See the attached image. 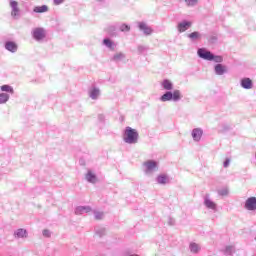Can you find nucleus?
<instances>
[{
    "mask_svg": "<svg viewBox=\"0 0 256 256\" xmlns=\"http://www.w3.org/2000/svg\"><path fill=\"white\" fill-rule=\"evenodd\" d=\"M201 37V33L197 31L188 34V38L191 39V41H197L198 39H201Z\"/></svg>",
    "mask_w": 256,
    "mask_h": 256,
    "instance_id": "obj_28",
    "label": "nucleus"
},
{
    "mask_svg": "<svg viewBox=\"0 0 256 256\" xmlns=\"http://www.w3.org/2000/svg\"><path fill=\"white\" fill-rule=\"evenodd\" d=\"M34 13H47L49 11L48 5H42V6H35L33 8Z\"/></svg>",
    "mask_w": 256,
    "mask_h": 256,
    "instance_id": "obj_24",
    "label": "nucleus"
},
{
    "mask_svg": "<svg viewBox=\"0 0 256 256\" xmlns=\"http://www.w3.org/2000/svg\"><path fill=\"white\" fill-rule=\"evenodd\" d=\"M189 250L193 255H197L201 251V245L195 242H190Z\"/></svg>",
    "mask_w": 256,
    "mask_h": 256,
    "instance_id": "obj_20",
    "label": "nucleus"
},
{
    "mask_svg": "<svg viewBox=\"0 0 256 256\" xmlns=\"http://www.w3.org/2000/svg\"><path fill=\"white\" fill-rule=\"evenodd\" d=\"M119 29H120V31H122V33H127L129 31H131V27L127 24H121Z\"/></svg>",
    "mask_w": 256,
    "mask_h": 256,
    "instance_id": "obj_31",
    "label": "nucleus"
},
{
    "mask_svg": "<svg viewBox=\"0 0 256 256\" xmlns=\"http://www.w3.org/2000/svg\"><path fill=\"white\" fill-rule=\"evenodd\" d=\"M169 225H175V220L173 218H169Z\"/></svg>",
    "mask_w": 256,
    "mask_h": 256,
    "instance_id": "obj_40",
    "label": "nucleus"
},
{
    "mask_svg": "<svg viewBox=\"0 0 256 256\" xmlns=\"http://www.w3.org/2000/svg\"><path fill=\"white\" fill-rule=\"evenodd\" d=\"M9 99H11V95L5 92L0 93V105H5Z\"/></svg>",
    "mask_w": 256,
    "mask_h": 256,
    "instance_id": "obj_25",
    "label": "nucleus"
},
{
    "mask_svg": "<svg viewBox=\"0 0 256 256\" xmlns=\"http://www.w3.org/2000/svg\"><path fill=\"white\" fill-rule=\"evenodd\" d=\"M191 27V22L184 20L182 22H179L177 25V29L179 33H185L189 28Z\"/></svg>",
    "mask_w": 256,
    "mask_h": 256,
    "instance_id": "obj_14",
    "label": "nucleus"
},
{
    "mask_svg": "<svg viewBox=\"0 0 256 256\" xmlns=\"http://www.w3.org/2000/svg\"><path fill=\"white\" fill-rule=\"evenodd\" d=\"M145 175H152L157 170L158 164L155 160H147L143 163Z\"/></svg>",
    "mask_w": 256,
    "mask_h": 256,
    "instance_id": "obj_5",
    "label": "nucleus"
},
{
    "mask_svg": "<svg viewBox=\"0 0 256 256\" xmlns=\"http://www.w3.org/2000/svg\"><path fill=\"white\" fill-rule=\"evenodd\" d=\"M197 55L200 59L204 61H214V63H223V56L215 55L206 48H199L197 50Z\"/></svg>",
    "mask_w": 256,
    "mask_h": 256,
    "instance_id": "obj_1",
    "label": "nucleus"
},
{
    "mask_svg": "<svg viewBox=\"0 0 256 256\" xmlns=\"http://www.w3.org/2000/svg\"><path fill=\"white\" fill-rule=\"evenodd\" d=\"M31 35L35 41H43L47 37V30L43 27H36L32 29Z\"/></svg>",
    "mask_w": 256,
    "mask_h": 256,
    "instance_id": "obj_4",
    "label": "nucleus"
},
{
    "mask_svg": "<svg viewBox=\"0 0 256 256\" xmlns=\"http://www.w3.org/2000/svg\"><path fill=\"white\" fill-rule=\"evenodd\" d=\"M214 73L215 75H225V73H227V66L221 64V62H219L218 64H216L214 66Z\"/></svg>",
    "mask_w": 256,
    "mask_h": 256,
    "instance_id": "obj_13",
    "label": "nucleus"
},
{
    "mask_svg": "<svg viewBox=\"0 0 256 256\" xmlns=\"http://www.w3.org/2000/svg\"><path fill=\"white\" fill-rule=\"evenodd\" d=\"M96 3H99V5H103L105 3V0H95Z\"/></svg>",
    "mask_w": 256,
    "mask_h": 256,
    "instance_id": "obj_41",
    "label": "nucleus"
},
{
    "mask_svg": "<svg viewBox=\"0 0 256 256\" xmlns=\"http://www.w3.org/2000/svg\"><path fill=\"white\" fill-rule=\"evenodd\" d=\"M123 141L128 145H135L139 141V132L127 126L123 133Z\"/></svg>",
    "mask_w": 256,
    "mask_h": 256,
    "instance_id": "obj_2",
    "label": "nucleus"
},
{
    "mask_svg": "<svg viewBox=\"0 0 256 256\" xmlns=\"http://www.w3.org/2000/svg\"><path fill=\"white\" fill-rule=\"evenodd\" d=\"M88 95L90 99H93V101H97V99H99V96L101 95V90L93 86L89 89Z\"/></svg>",
    "mask_w": 256,
    "mask_h": 256,
    "instance_id": "obj_10",
    "label": "nucleus"
},
{
    "mask_svg": "<svg viewBox=\"0 0 256 256\" xmlns=\"http://www.w3.org/2000/svg\"><path fill=\"white\" fill-rule=\"evenodd\" d=\"M103 45L110 49V51H115V43L111 39L105 38L103 40Z\"/></svg>",
    "mask_w": 256,
    "mask_h": 256,
    "instance_id": "obj_22",
    "label": "nucleus"
},
{
    "mask_svg": "<svg viewBox=\"0 0 256 256\" xmlns=\"http://www.w3.org/2000/svg\"><path fill=\"white\" fill-rule=\"evenodd\" d=\"M146 51H149V47L143 46V45L138 46V52L139 53H145Z\"/></svg>",
    "mask_w": 256,
    "mask_h": 256,
    "instance_id": "obj_34",
    "label": "nucleus"
},
{
    "mask_svg": "<svg viewBox=\"0 0 256 256\" xmlns=\"http://www.w3.org/2000/svg\"><path fill=\"white\" fill-rule=\"evenodd\" d=\"M183 96H181V91L180 90H174L172 91H166L161 97L160 101L162 103H167V101H173L174 103H177L181 101Z\"/></svg>",
    "mask_w": 256,
    "mask_h": 256,
    "instance_id": "obj_3",
    "label": "nucleus"
},
{
    "mask_svg": "<svg viewBox=\"0 0 256 256\" xmlns=\"http://www.w3.org/2000/svg\"><path fill=\"white\" fill-rule=\"evenodd\" d=\"M98 120L100 121V123H103L105 121V116L102 114L98 115Z\"/></svg>",
    "mask_w": 256,
    "mask_h": 256,
    "instance_id": "obj_38",
    "label": "nucleus"
},
{
    "mask_svg": "<svg viewBox=\"0 0 256 256\" xmlns=\"http://www.w3.org/2000/svg\"><path fill=\"white\" fill-rule=\"evenodd\" d=\"M4 47L6 51H9L10 53H17V50L19 49L17 43L13 41H6Z\"/></svg>",
    "mask_w": 256,
    "mask_h": 256,
    "instance_id": "obj_12",
    "label": "nucleus"
},
{
    "mask_svg": "<svg viewBox=\"0 0 256 256\" xmlns=\"http://www.w3.org/2000/svg\"><path fill=\"white\" fill-rule=\"evenodd\" d=\"M192 139L195 143H199L203 137V130L201 128H194L191 132Z\"/></svg>",
    "mask_w": 256,
    "mask_h": 256,
    "instance_id": "obj_11",
    "label": "nucleus"
},
{
    "mask_svg": "<svg viewBox=\"0 0 256 256\" xmlns=\"http://www.w3.org/2000/svg\"><path fill=\"white\" fill-rule=\"evenodd\" d=\"M185 3L188 7H195L199 3V0H185Z\"/></svg>",
    "mask_w": 256,
    "mask_h": 256,
    "instance_id": "obj_32",
    "label": "nucleus"
},
{
    "mask_svg": "<svg viewBox=\"0 0 256 256\" xmlns=\"http://www.w3.org/2000/svg\"><path fill=\"white\" fill-rule=\"evenodd\" d=\"M65 3V0H53L54 5H63Z\"/></svg>",
    "mask_w": 256,
    "mask_h": 256,
    "instance_id": "obj_35",
    "label": "nucleus"
},
{
    "mask_svg": "<svg viewBox=\"0 0 256 256\" xmlns=\"http://www.w3.org/2000/svg\"><path fill=\"white\" fill-rule=\"evenodd\" d=\"M247 211H256V197H250L245 201L244 205Z\"/></svg>",
    "mask_w": 256,
    "mask_h": 256,
    "instance_id": "obj_9",
    "label": "nucleus"
},
{
    "mask_svg": "<svg viewBox=\"0 0 256 256\" xmlns=\"http://www.w3.org/2000/svg\"><path fill=\"white\" fill-rule=\"evenodd\" d=\"M95 235H97L98 237H103L105 235V228L104 227H96Z\"/></svg>",
    "mask_w": 256,
    "mask_h": 256,
    "instance_id": "obj_30",
    "label": "nucleus"
},
{
    "mask_svg": "<svg viewBox=\"0 0 256 256\" xmlns=\"http://www.w3.org/2000/svg\"><path fill=\"white\" fill-rule=\"evenodd\" d=\"M204 206L206 209H210V211L217 212V203H215L213 200H211L210 194L204 195Z\"/></svg>",
    "mask_w": 256,
    "mask_h": 256,
    "instance_id": "obj_6",
    "label": "nucleus"
},
{
    "mask_svg": "<svg viewBox=\"0 0 256 256\" xmlns=\"http://www.w3.org/2000/svg\"><path fill=\"white\" fill-rule=\"evenodd\" d=\"M170 182L169 179V175L167 174H159L156 177V183H158V185H167Z\"/></svg>",
    "mask_w": 256,
    "mask_h": 256,
    "instance_id": "obj_15",
    "label": "nucleus"
},
{
    "mask_svg": "<svg viewBox=\"0 0 256 256\" xmlns=\"http://www.w3.org/2000/svg\"><path fill=\"white\" fill-rule=\"evenodd\" d=\"M138 28L144 33V35H151L153 29L149 27L145 22L138 23Z\"/></svg>",
    "mask_w": 256,
    "mask_h": 256,
    "instance_id": "obj_16",
    "label": "nucleus"
},
{
    "mask_svg": "<svg viewBox=\"0 0 256 256\" xmlns=\"http://www.w3.org/2000/svg\"><path fill=\"white\" fill-rule=\"evenodd\" d=\"M113 31H115V26H109L108 33H110V35H113Z\"/></svg>",
    "mask_w": 256,
    "mask_h": 256,
    "instance_id": "obj_37",
    "label": "nucleus"
},
{
    "mask_svg": "<svg viewBox=\"0 0 256 256\" xmlns=\"http://www.w3.org/2000/svg\"><path fill=\"white\" fill-rule=\"evenodd\" d=\"M0 90L2 91V93H7L8 95H15V89L9 84H4L0 86Z\"/></svg>",
    "mask_w": 256,
    "mask_h": 256,
    "instance_id": "obj_19",
    "label": "nucleus"
},
{
    "mask_svg": "<svg viewBox=\"0 0 256 256\" xmlns=\"http://www.w3.org/2000/svg\"><path fill=\"white\" fill-rule=\"evenodd\" d=\"M86 180L88 181V183H97V176L95 174H93V172H91V170H89L86 174Z\"/></svg>",
    "mask_w": 256,
    "mask_h": 256,
    "instance_id": "obj_23",
    "label": "nucleus"
},
{
    "mask_svg": "<svg viewBox=\"0 0 256 256\" xmlns=\"http://www.w3.org/2000/svg\"><path fill=\"white\" fill-rule=\"evenodd\" d=\"M84 213H91L90 206H78L75 208V215H84Z\"/></svg>",
    "mask_w": 256,
    "mask_h": 256,
    "instance_id": "obj_18",
    "label": "nucleus"
},
{
    "mask_svg": "<svg viewBox=\"0 0 256 256\" xmlns=\"http://www.w3.org/2000/svg\"><path fill=\"white\" fill-rule=\"evenodd\" d=\"M104 215H105V214H104L103 212H99V211H95V212H94V217H95V219H97V220L103 219Z\"/></svg>",
    "mask_w": 256,
    "mask_h": 256,
    "instance_id": "obj_33",
    "label": "nucleus"
},
{
    "mask_svg": "<svg viewBox=\"0 0 256 256\" xmlns=\"http://www.w3.org/2000/svg\"><path fill=\"white\" fill-rule=\"evenodd\" d=\"M10 7L12 9L11 15L14 19H17L21 15V10L19 9V2L15 0H10Z\"/></svg>",
    "mask_w": 256,
    "mask_h": 256,
    "instance_id": "obj_7",
    "label": "nucleus"
},
{
    "mask_svg": "<svg viewBox=\"0 0 256 256\" xmlns=\"http://www.w3.org/2000/svg\"><path fill=\"white\" fill-rule=\"evenodd\" d=\"M218 195H220L221 197H227V195H229V188L224 187L221 188L217 191Z\"/></svg>",
    "mask_w": 256,
    "mask_h": 256,
    "instance_id": "obj_29",
    "label": "nucleus"
},
{
    "mask_svg": "<svg viewBox=\"0 0 256 256\" xmlns=\"http://www.w3.org/2000/svg\"><path fill=\"white\" fill-rule=\"evenodd\" d=\"M42 234L44 237H51V231L49 230H43Z\"/></svg>",
    "mask_w": 256,
    "mask_h": 256,
    "instance_id": "obj_36",
    "label": "nucleus"
},
{
    "mask_svg": "<svg viewBox=\"0 0 256 256\" xmlns=\"http://www.w3.org/2000/svg\"><path fill=\"white\" fill-rule=\"evenodd\" d=\"M14 239H27L29 237V232L25 228L16 229L13 233Z\"/></svg>",
    "mask_w": 256,
    "mask_h": 256,
    "instance_id": "obj_8",
    "label": "nucleus"
},
{
    "mask_svg": "<svg viewBox=\"0 0 256 256\" xmlns=\"http://www.w3.org/2000/svg\"><path fill=\"white\" fill-rule=\"evenodd\" d=\"M224 255H233L235 253V246L228 245L223 250Z\"/></svg>",
    "mask_w": 256,
    "mask_h": 256,
    "instance_id": "obj_27",
    "label": "nucleus"
},
{
    "mask_svg": "<svg viewBox=\"0 0 256 256\" xmlns=\"http://www.w3.org/2000/svg\"><path fill=\"white\" fill-rule=\"evenodd\" d=\"M124 59H125V54L122 52L116 53L112 57V61H114V63H119V61H123Z\"/></svg>",
    "mask_w": 256,
    "mask_h": 256,
    "instance_id": "obj_26",
    "label": "nucleus"
},
{
    "mask_svg": "<svg viewBox=\"0 0 256 256\" xmlns=\"http://www.w3.org/2000/svg\"><path fill=\"white\" fill-rule=\"evenodd\" d=\"M240 85L243 89H253V80L251 78H243Z\"/></svg>",
    "mask_w": 256,
    "mask_h": 256,
    "instance_id": "obj_17",
    "label": "nucleus"
},
{
    "mask_svg": "<svg viewBox=\"0 0 256 256\" xmlns=\"http://www.w3.org/2000/svg\"><path fill=\"white\" fill-rule=\"evenodd\" d=\"M229 163H231V160L226 159V160L224 161L223 166H224L225 168H227V167H229Z\"/></svg>",
    "mask_w": 256,
    "mask_h": 256,
    "instance_id": "obj_39",
    "label": "nucleus"
},
{
    "mask_svg": "<svg viewBox=\"0 0 256 256\" xmlns=\"http://www.w3.org/2000/svg\"><path fill=\"white\" fill-rule=\"evenodd\" d=\"M161 87L165 90V91H173V82H171V80L169 79H164L161 82Z\"/></svg>",
    "mask_w": 256,
    "mask_h": 256,
    "instance_id": "obj_21",
    "label": "nucleus"
}]
</instances>
